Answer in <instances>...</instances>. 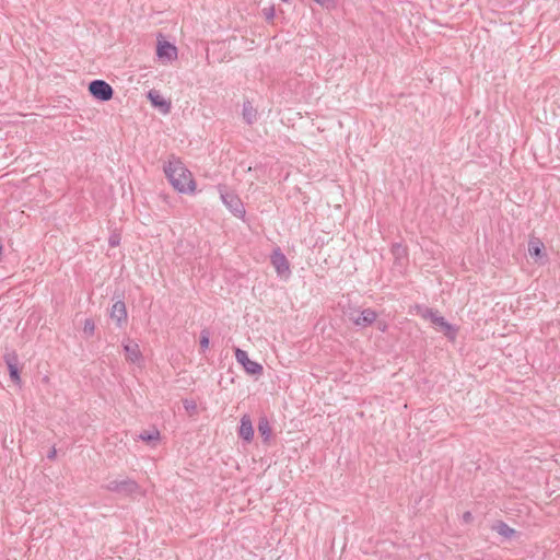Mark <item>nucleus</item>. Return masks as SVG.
Wrapping results in <instances>:
<instances>
[{"mask_svg":"<svg viewBox=\"0 0 560 560\" xmlns=\"http://www.w3.org/2000/svg\"><path fill=\"white\" fill-rule=\"evenodd\" d=\"M139 439L147 443L155 442L160 439V432L158 429L153 428L150 431L141 432Z\"/></svg>","mask_w":560,"mask_h":560,"instance_id":"nucleus-20","label":"nucleus"},{"mask_svg":"<svg viewBox=\"0 0 560 560\" xmlns=\"http://www.w3.org/2000/svg\"><path fill=\"white\" fill-rule=\"evenodd\" d=\"M262 14H264L266 21L271 22L276 14L275 8L273 7L264 8Z\"/></svg>","mask_w":560,"mask_h":560,"instance_id":"nucleus-23","label":"nucleus"},{"mask_svg":"<svg viewBox=\"0 0 560 560\" xmlns=\"http://www.w3.org/2000/svg\"><path fill=\"white\" fill-rule=\"evenodd\" d=\"M164 173L171 185L179 192H191L195 190V180L190 171L184 165L180 159L172 156L164 165Z\"/></svg>","mask_w":560,"mask_h":560,"instance_id":"nucleus-1","label":"nucleus"},{"mask_svg":"<svg viewBox=\"0 0 560 560\" xmlns=\"http://www.w3.org/2000/svg\"><path fill=\"white\" fill-rule=\"evenodd\" d=\"M56 455H57V451H56V448H51V450L48 452V454H47V458L52 460V459H55V458H56Z\"/></svg>","mask_w":560,"mask_h":560,"instance_id":"nucleus-29","label":"nucleus"},{"mask_svg":"<svg viewBox=\"0 0 560 560\" xmlns=\"http://www.w3.org/2000/svg\"><path fill=\"white\" fill-rule=\"evenodd\" d=\"M148 98L154 107H158L162 113L167 114L171 110V103L166 101L159 91L151 90L148 93Z\"/></svg>","mask_w":560,"mask_h":560,"instance_id":"nucleus-13","label":"nucleus"},{"mask_svg":"<svg viewBox=\"0 0 560 560\" xmlns=\"http://www.w3.org/2000/svg\"><path fill=\"white\" fill-rule=\"evenodd\" d=\"M258 432L262 438L264 443H268L270 441L272 430L269 424L267 417H260L258 421Z\"/></svg>","mask_w":560,"mask_h":560,"instance_id":"nucleus-18","label":"nucleus"},{"mask_svg":"<svg viewBox=\"0 0 560 560\" xmlns=\"http://www.w3.org/2000/svg\"><path fill=\"white\" fill-rule=\"evenodd\" d=\"M105 488L112 492L129 495L136 493L139 489V486L135 480L127 478L122 480H112L106 485Z\"/></svg>","mask_w":560,"mask_h":560,"instance_id":"nucleus-5","label":"nucleus"},{"mask_svg":"<svg viewBox=\"0 0 560 560\" xmlns=\"http://www.w3.org/2000/svg\"><path fill=\"white\" fill-rule=\"evenodd\" d=\"M528 254L536 262L545 264L548 261L547 254L545 253V244L538 237L532 236L529 238Z\"/></svg>","mask_w":560,"mask_h":560,"instance_id":"nucleus-7","label":"nucleus"},{"mask_svg":"<svg viewBox=\"0 0 560 560\" xmlns=\"http://www.w3.org/2000/svg\"><path fill=\"white\" fill-rule=\"evenodd\" d=\"M210 342V332L207 329H202L200 332V348L202 351L207 350Z\"/></svg>","mask_w":560,"mask_h":560,"instance_id":"nucleus-21","label":"nucleus"},{"mask_svg":"<svg viewBox=\"0 0 560 560\" xmlns=\"http://www.w3.org/2000/svg\"><path fill=\"white\" fill-rule=\"evenodd\" d=\"M89 92L94 98L101 102H107L112 100L114 95L112 85L106 81L98 79L90 82Z\"/></svg>","mask_w":560,"mask_h":560,"instance_id":"nucleus-3","label":"nucleus"},{"mask_svg":"<svg viewBox=\"0 0 560 560\" xmlns=\"http://www.w3.org/2000/svg\"><path fill=\"white\" fill-rule=\"evenodd\" d=\"M376 325H377V329L381 331H385L387 329V325L385 322H377Z\"/></svg>","mask_w":560,"mask_h":560,"instance_id":"nucleus-28","label":"nucleus"},{"mask_svg":"<svg viewBox=\"0 0 560 560\" xmlns=\"http://www.w3.org/2000/svg\"><path fill=\"white\" fill-rule=\"evenodd\" d=\"M377 313L372 308H364L361 310V315H358V317L354 320V325L359 326L361 328H365L368 326H371L373 323L376 322Z\"/></svg>","mask_w":560,"mask_h":560,"instance_id":"nucleus-14","label":"nucleus"},{"mask_svg":"<svg viewBox=\"0 0 560 560\" xmlns=\"http://www.w3.org/2000/svg\"><path fill=\"white\" fill-rule=\"evenodd\" d=\"M156 54L160 59H166L171 61L177 58V48L170 42H159Z\"/></svg>","mask_w":560,"mask_h":560,"instance_id":"nucleus-11","label":"nucleus"},{"mask_svg":"<svg viewBox=\"0 0 560 560\" xmlns=\"http://www.w3.org/2000/svg\"><path fill=\"white\" fill-rule=\"evenodd\" d=\"M243 119L248 124L253 125L257 119V109L253 106L252 102L245 101L242 109Z\"/></svg>","mask_w":560,"mask_h":560,"instance_id":"nucleus-16","label":"nucleus"},{"mask_svg":"<svg viewBox=\"0 0 560 560\" xmlns=\"http://www.w3.org/2000/svg\"><path fill=\"white\" fill-rule=\"evenodd\" d=\"M348 319L354 324V320L355 318L358 317V315H361V310H357V308H350L347 313H346Z\"/></svg>","mask_w":560,"mask_h":560,"instance_id":"nucleus-25","label":"nucleus"},{"mask_svg":"<svg viewBox=\"0 0 560 560\" xmlns=\"http://www.w3.org/2000/svg\"><path fill=\"white\" fill-rule=\"evenodd\" d=\"M108 244L110 247H116L120 244V234L113 233L108 238Z\"/></svg>","mask_w":560,"mask_h":560,"instance_id":"nucleus-24","label":"nucleus"},{"mask_svg":"<svg viewBox=\"0 0 560 560\" xmlns=\"http://www.w3.org/2000/svg\"><path fill=\"white\" fill-rule=\"evenodd\" d=\"M236 361L244 368L250 375H260L262 373V365L256 361H252L245 350L235 348Z\"/></svg>","mask_w":560,"mask_h":560,"instance_id":"nucleus-6","label":"nucleus"},{"mask_svg":"<svg viewBox=\"0 0 560 560\" xmlns=\"http://www.w3.org/2000/svg\"><path fill=\"white\" fill-rule=\"evenodd\" d=\"M271 264L275 267L277 273L279 276H284L290 273V265L285 257V255L280 250V248H277L271 254Z\"/></svg>","mask_w":560,"mask_h":560,"instance_id":"nucleus-9","label":"nucleus"},{"mask_svg":"<svg viewBox=\"0 0 560 560\" xmlns=\"http://www.w3.org/2000/svg\"><path fill=\"white\" fill-rule=\"evenodd\" d=\"M238 436L245 442L249 443L254 439V428L248 415H244L241 418V424L238 428Z\"/></svg>","mask_w":560,"mask_h":560,"instance_id":"nucleus-12","label":"nucleus"},{"mask_svg":"<svg viewBox=\"0 0 560 560\" xmlns=\"http://www.w3.org/2000/svg\"><path fill=\"white\" fill-rule=\"evenodd\" d=\"M418 308L422 318L430 319L436 329L443 332L445 337H447L450 340H455L458 329L454 325L446 322V319L440 315L438 310L420 306H418Z\"/></svg>","mask_w":560,"mask_h":560,"instance_id":"nucleus-2","label":"nucleus"},{"mask_svg":"<svg viewBox=\"0 0 560 560\" xmlns=\"http://www.w3.org/2000/svg\"><path fill=\"white\" fill-rule=\"evenodd\" d=\"M109 316L116 322L118 327H122L127 323V310L124 301H116L109 312Z\"/></svg>","mask_w":560,"mask_h":560,"instance_id":"nucleus-10","label":"nucleus"},{"mask_svg":"<svg viewBox=\"0 0 560 560\" xmlns=\"http://www.w3.org/2000/svg\"><path fill=\"white\" fill-rule=\"evenodd\" d=\"M83 331L88 336H92L95 331V323L92 318H86L84 320Z\"/></svg>","mask_w":560,"mask_h":560,"instance_id":"nucleus-22","label":"nucleus"},{"mask_svg":"<svg viewBox=\"0 0 560 560\" xmlns=\"http://www.w3.org/2000/svg\"><path fill=\"white\" fill-rule=\"evenodd\" d=\"M3 361L5 362L9 375L11 381L20 385L21 384V377H20V369H19V357L15 351H10L4 353Z\"/></svg>","mask_w":560,"mask_h":560,"instance_id":"nucleus-8","label":"nucleus"},{"mask_svg":"<svg viewBox=\"0 0 560 560\" xmlns=\"http://www.w3.org/2000/svg\"><path fill=\"white\" fill-rule=\"evenodd\" d=\"M220 195L223 203L236 218H243L245 215L244 205L237 195L222 188L220 189Z\"/></svg>","mask_w":560,"mask_h":560,"instance_id":"nucleus-4","label":"nucleus"},{"mask_svg":"<svg viewBox=\"0 0 560 560\" xmlns=\"http://www.w3.org/2000/svg\"><path fill=\"white\" fill-rule=\"evenodd\" d=\"M392 254L395 257V265L402 267L407 261V250L406 247H404L401 244H394L392 246Z\"/></svg>","mask_w":560,"mask_h":560,"instance_id":"nucleus-19","label":"nucleus"},{"mask_svg":"<svg viewBox=\"0 0 560 560\" xmlns=\"http://www.w3.org/2000/svg\"><path fill=\"white\" fill-rule=\"evenodd\" d=\"M122 346H124V350H125V354H126V360L131 363L139 362V360L142 357L139 345L137 342L128 339V341L126 343H124Z\"/></svg>","mask_w":560,"mask_h":560,"instance_id":"nucleus-15","label":"nucleus"},{"mask_svg":"<svg viewBox=\"0 0 560 560\" xmlns=\"http://www.w3.org/2000/svg\"><path fill=\"white\" fill-rule=\"evenodd\" d=\"M474 516L471 514V512L467 511L463 514V521L465 523H470L472 521Z\"/></svg>","mask_w":560,"mask_h":560,"instance_id":"nucleus-27","label":"nucleus"},{"mask_svg":"<svg viewBox=\"0 0 560 560\" xmlns=\"http://www.w3.org/2000/svg\"><path fill=\"white\" fill-rule=\"evenodd\" d=\"M322 7L330 8L335 5L336 0H313Z\"/></svg>","mask_w":560,"mask_h":560,"instance_id":"nucleus-26","label":"nucleus"},{"mask_svg":"<svg viewBox=\"0 0 560 560\" xmlns=\"http://www.w3.org/2000/svg\"><path fill=\"white\" fill-rule=\"evenodd\" d=\"M491 529L497 532L499 535L503 536L504 538H512L515 535V529L510 527L505 522L503 521H497L492 526Z\"/></svg>","mask_w":560,"mask_h":560,"instance_id":"nucleus-17","label":"nucleus"}]
</instances>
